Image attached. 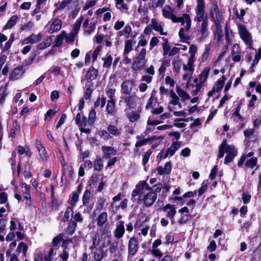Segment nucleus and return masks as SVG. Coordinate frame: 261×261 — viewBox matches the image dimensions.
Instances as JSON below:
<instances>
[{
    "mask_svg": "<svg viewBox=\"0 0 261 261\" xmlns=\"http://www.w3.org/2000/svg\"><path fill=\"white\" fill-rule=\"evenodd\" d=\"M111 234L109 231L103 232L100 236L96 234L93 238L92 244L90 249H93L96 248L98 245L102 248L107 247L110 243Z\"/></svg>",
    "mask_w": 261,
    "mask_h": 261,
    "instance_id": "obj_2",
    "label": "nucleus"
},
{
    "mask_svg": "<svg viewBox=\"0 0 261 261\" xmlns=\"http://www.w3.org/2000/svg\"><path fill=\"white\" fill-rule=\"evenodd\" d=\"M103 61L102 67L103 68L110 69L113 61V57L110 54H107L106 57L101 59Z\"/></svg>",
    "mask_w": 261,
    "mask_h": 261,
    "instance_id": "obj_36",
    "label": "nucleus"
},
{
    "mask_svg": "<svg viewBox=\"0 0 261 261\" xmlns=\"http://www.w3.org/2000/svg\"><path fill=\"white\" fill-rule=\"evenodd\" d=\"M104 255L103 248L99 246V248L96 250L94 254V257L95 260L100 261L104 257Z\"/></svg>",
    "mask_w": 261,
    "mask_h": 261,
    "instance_id": "obj_41",
    "label": "nucleus"
},
{
    "mask_svg": "<svg viewBox=\"0 0 261 261\" xmlns=\"http://www.w3.org/2000/svg\"><path fill=\"white\" fill-rule=\"evenodd\" d=\"M225 77L223 75L221 78H220L215 84L212 91L209 92V94H212L215 92H218L221 90L222 88L224 86L225 82L226 81Z\"/></svg>",
    "mask_w": 261,
    "mask_h": 261,
    "instance_id": "obj_23",
    "label": "nucleus"
},
{
    "mask_svg": "<svg viewBox=\"0 0 261 261\" xmlns=\"http://www.w3.org/2000/svg\"><path fill=\"white\" fill-rule=\"evenodd\" d=\"M136 139L138 140V141L135 144V147L136 148H139L143 145H145L149 142H152L154 140H163L164 139V138L162 136L155 137L153 136L151 137L143 139L142 136H137Z\"/></svg>",
    "mask_w": 261,
    "mask_h": 261,
    "instance_id": "obj_12",
    "label": "nucleus"
},
{
    "mask_svg": "<svg viewBox=\"0 0 261 261\" xmlns=\"http://www.w3.org/2000/svg\"><path fill=\"white\" fill-rule=\"evenodd\" d=\"M73 214V209L71 207L68 206L67 208V210L66 212H65L64 217H63V220L64 221H68L69 220V218L70 217L71 215H72Z\"/></svg>",
    "mask_w": 261,
    "mask_h": 261,
    "instance_id": "obj_61",
    "label": "nucleus"
},
{
    "mask_svg": "<svg viewBox=\"0 0 261 261\" xmlns=\"http://www.w3.org/2000/svg\"><path fill=\"white\" fill-rule=\"evenodd\" d=\"M83 18L82 17L77 19L74 23L71 32L74 33V35H77L83 21Z\"/></svg>",
    "mask_w": 261,
    "mask_h": 261,
    "instance_id": "obj_43",
    "label": "nucleus"
},
{
    "mask_svg": "<svg viewBox=\"0 0 261 261\" xmlns=\"http://www.w3.org/2000/svg\"><path fill=\"white\" fill-rule=\"evenodd\" d=\"M124 101L127 106L129 109H134L136 107L137 103H139V98L135 95H125L124 97Z\"/></svg>",
    "mask_w": 261,
    "mask_h": 261,
    "instance_id": "obj_13",
    "label": "nucleus"
},
{
    "mask_svg": "<svg viewBox=\"0 0 261 261\" xmlns=\"http://www.w3.org/2000/svg\"><path fill=\"white\" fill-rule=\"evenodd\" d=\"M54 36H50L45 38L43 41L37 45V48L39 50L44 49L49 47L52 43L53 38Z\"/></svg>",
    "mask_w": 261,
    "mask_h": 261,
    "instance_id": "obj_30",
    "label": "nucleus"
},
{
    "mask_svg": "<svg viewBox=\"0 0 261 261\" xmlns=\"http://www.w3.org/2000/svg\"><path fill=\"white\" fill-rule=\"evenodd\" d=\"M25 72L23 66H18L15 68L10 75V79L11 80H17L20 79Z\"/></svg>",
    "mask_w": 261,
    "mask_h": 261,
    "instance_id": "obj_17",
    "label": "nucleus"
},
{
    "mask_svg": "<svg viewBox=\"0 0 261 261\" xmlns=\"http://www.w3.org/2000/svg\"><path fill=\"white\" fill-rule=\"evenodd\" d=\"M125 229L124 223L123 221H119L117 224L114 231V237L116 239L122 238L124 233Z\"/></svg>",
    "mask_w": 261,
    "mask_h": 261,
    "instance_id": "obj_25",
    "label": "nucleus"
},
{
    "mask_svg": "<svg viewBox=\"0 0 261 261\" xmlns=\"http://www.w3.org/2000/svg\"><path fill=\"white\" fill-rule=\"evenodd\" d=\"M196 17L195 19L198 22H208L207 17L205 15V3L204 0H197L195 8Z\"/></svg>",
    "mask_w": 261,
    "mask_h": 261,
    "instance_id": "obj_4",
    "label": "nucleus"
},
{
    "mask_svg": "<svg viewBox=\"0 0 261 261\" xmlns=\"http://www.w3.org/2000/svg\"><path fill=\"white\" fill-rule=\"evenodd\" d=\"M178 22H180L182 26L178 32L179 38L182 42H187L190 39V37L187 35V33L191 29L192 21L189 14L185 13L178 18Z\"/></svg>",
    "mask_w": 261,
    "mask_h": 261,
    "instance_id": "obj_1",
    "label": "nucleus"
},
{
    "mask_svg": "<svg viewBox=\"0 0 261 261\" xmlns=\"http://www.w3.org/2000/svg\"><path fill=\"white\" fill-rule=\"evenodd\" d=\"M91 197V192L89 190H86L84 192L82 197V202L83 205L87 204L89 202Z\"/></svg>",
    "mask_w": 261,
    "mask_h": 261,
    "instance_id": "obj_52",
    "label": "nucleus"
},
{
    "mask_svg": "<svg viewBox=\"0 0 261 261\" xmlns=\"http://www.w3.org/2000/svg\"><path fill=\"white\" fill-rule=\"evenodd\" d=\"M106 200V199L103 197H99L96 203V208L94 211V213H95L96 211H101L102 210L104 209L105 207V203Z\"/></svg>",
    "mask_w": 261,
    "mask_h": 261,
    "instance_id": "obj_48",
    "label": "nucleus"
},
{
    "mask_svg": "<svg viewBox=\"0 0 261 261\" xmlns=\"http://www.w3.org/2000/svg\"><path fill=\"white\" fill-rule=\"evenodd\" d=\"M72 2V0H64L61 2L57 3L55 4V9L53 12V15H56L59 13L61 11L63 10Z\"/></svg>",
    "mask_w": 261,
    "mask_h": 261,
    "instance_id": "obj_24",
    "label": "nucleus"
},
{
    "mask_svg": "<svg viewBox=\"0 0 261 261\" xmlns=\"http://www.w3.org/2000/svg\"><path fill=\"white\" fill-rule=\"evenodd\" d=\"M108 214L106 212H101L96 218L95 221L99 227L103 226L108 221Z\"/></svg>",
    "mask_w": 261,
    "mask_h": 261,
    "instance_id": "obj_27",
    "label": "nucleus"
},
{
    "mask_svg": "<svg viewBox=\"0 0 261 261\" xmlns=\"http://www.w3.org/2000/svg\"><path fill=\"white\" fill-rule=\"evenodd\" d=\"M208 25V22H201L199 32L200 37L198 40L199 41H203L208 37L209 35Z\"/></svg>",
    "mask_w": 261,
    "mask_h": 261,
    "instance_id": "obj_18",
    "label": "nucleus"
},
{
    "mask_svg": "<svg viewBox=\"0 0 261 261\" xmlns=\"http://www.w3.org/2000/svg\"><path fill=\"white\" fill-rule=\"evenodd\" d=\"M17 151L20 155L25 153V155L29 157H31L32 155V152L28 147H23L21 145H18L17 146Z\"/></svg>",
    "mask_w": 261,
    "mask_h": 261,
    "instance_id": "obj_47",
    "label": "nucleus"
},
{
    "mask_svg": "<svg viewBox=\"0 0 261 261\" xmlns=\"http://www.w3.org/2000/svg\"><path fill=\"white\" fill-rule=\"evenodd\" d=\"M127 117L130 121L134 122L140 117V115L137 112L132 111L127 114Z\"/></svg>",
    "mask_w": 261,
    "mask_h": 261,
    "instance_id": "obj_53",
    "label": "nucleus"
},
{
    "mask_svg": "<svg viewBox=\"0 0 261 261\" xmlns=\"http://www.w3.org/2000/svg\"><path fill=\"white\" fill-rule=\"evenodd\" d=\"M62 21L58 18L52 19L45 26L46 31L49 34H53L56 33L62 28Z\"/></svg>",
    "mask_w": 261,
    "mask_h": 261,
    "instance_id": "obj_6",
    "label": "nucleus"
},
{
    "mask_svg": "<svg viewBox=\"0 0 261 261\" xmlns=\"http://www.w3.org/2000/svg\"><path fill=\"white\" fill-rule=\"evenodd\" d=\"M203 85L200 84V83H197L195 85H193V89L192 91V94L193 95H197L202 88Z\"/></svg>",
    "mask_w": 261,
    "mask_h": 261,
    "instance_id": "obj_64",
    "label": "nucleus"
},
{
    "mask_svg": "<svg viewBox=\"0 0 261 261\" xmlns=\"http://www.w3.org/2000/svg\"><path fill=\"white\" fill-rule=\"evenodd\" d=\"M133 42L132 40H127L125 42L124 49L123 53L125 55L128 54L129 52L133 50Z\"/></svg>",
    "mask_w": 261,
    "mask_h": 261,
    "instance_id": "obj_50",
    "label": "nucleus"
},
{
    "mask_svg": "<svg viewBox=\"0 0 261 261\" xmlns=\"http://www.w3.org/2000/svg\"><path fill=\"white\" fill-rule=\"evenodd\" d=\"M134 86V82L133 81H125L121 86V93L124 94L125 95H130Z\"/></svg>",
    "mask_w": 261,
    "mask_h": 261,
    "instance_id": "obj_16",
    "label": "nucleus"
},
{
    "mask_svg": "<svg viewBox=\"0 0 261 261\" xmlns=\"http://www.w3.org/2000/svg\"><path fill=\"white\" fill-rule=\"evenodd\" d=\"M132 32L131 27L127 24L125 26L124 29L120 31H119L117 33V36L121 37L124 36L125 38H128L129 36V34Z\"/></svg>",
    "mask_w": 261,
    "mask_h": 261,
    "instance_id": "obj_37",
    "label": "nucleus"
},
{
    "mask_svg": "<svg viewBox=\"0 0 261 261\" xmlns=\"http://www.w3.org/2000/svg\"><path fill=\"white\" fill-rule=\"evenodd\" d=\"M227 144L226 143V141L224 140L219 146V153L217 156L218 159H221L223 157L224 153H225V150L227 149Z\"/></svg>",
    "mask_w": 261,
    "mask_h": 261,
    "instance_id": "obj_42",
    "label": "nucleus"
},
{
    "mask_svg": "<svg viewBox=\"0 0 261 261\" xmlns=\"http://www.w3.org/2000/svg\"><path fill=\"white\" fill-rule=\"evenodd\" d=\"M94 168L95 170L100 171L103 168V162L100 158L97 159L94 162Z\"/></svg>",
    "mask_w": 261,
    "mask_h": 261,
    "instance_id": "obj_56",
    "label": "nucleus"
},
{
    "mask_svg": "<svg viewBox=\"0 0 261 261\" xmlns=\"http://www.w3.org/2000/svg\"><path fill=\"white\" fill-rule=\"evenodd\" d=\"M210 70L211 68L209 67H206L203 69L199 75V83L203 85L207 79Z\"/></svg>",
    "mask_w": 261,
    "mask_h": 261,
    "instance_id": "obj_32",
    "label": "nucleus"
},
{
    "mask_svg": "<svg viewBox=\"0 0 261 261\" xmlns=\"http://www.w3.org/2000/svg\"><path fill=\"white\" fill-rule=\"evenodd\" d=\"M162 12L164 18L171 19L173 23H178L179 17L175 15L173 9L169 5H165L162 8Z\"/></svg>",
    "mask_w": 261,
    "mask_h": 261,
    "instance_id": "obj_8",
    "label": "nucleus"
},
{
    "mask_svg": "<svg viewBox=\"0 0 261 261\" xmlns=\"http://www.w3.org/2000/svg\"><path fill=\"white\" fill-rule=\"evenodd\" d=\"M172 65L174 71L176 73H178L179 72L181 66L183 64L182 63L181 59H180L179 57H177L173 60Z\"/></svg>",
    "mask_w": 261,
    "mask_h": 261,
    "instance_id": "obj_35",
    "label": "nucleus"
},
{
    "mask_svg": "<svg viewBox=\"0 0 261 261\" xmlns=\"http://www.w3.org/2000/svg\"><path fill=\"white\" fill-rule=\"evenodd\" d=\"M151 7L153 8H161L165 3V0H150Z\"/></svg>",
    "mask_w": 261,
    "mask_h": 261,
    "instance_id": "obj_54",
    "label": "nucleus"
},
{
    "mask_svg": "<svg viewBox=\"0 0 261 261\" xmlns=\"http://www.w3.org/2000/svg\"><path fill=\"white\" fill-rule=\"evenodd\" d=\"M181 145V142L175 141L172 143L170 147H169L165 152L164 158H166L168 155L173 156L176 150H177Z\"/></svg>",
    "mask_w": 261,
    "mask_h": 261,
    "instance_id": "obj_20",
    "label": "nucleus"
},
{
    "mask_svg": "<svg viewBox=\"0 0 261 261\" xmlns=\"http://www.w3.org/2000/svg\"><path fill=\"white\" fill-rule=\"evenodd\" d=\"M137 188H140V190L141 191H142L143 189H146V190H152L151 188L149 186L148 184L145 180L140 181L137 185Z\"/></svg>",
    "mask_w": 261,
    "mask_h": 261,
    "instance_id": "obj_57",
    "label": "nucleus"
},
{
    "mask_svg": "<svg viewBox=\"0 0 261 261\" xmlns=\"http://www.w3.org/2000/svg\"><path fill=\"white\" fill-rule=\"evenodd\" d=\"M146 62V60L139 59L136 58V60L133 64L132 68L135 71L140 70L144 68Z\"/></svg>",
    "mask_w": 261,
    "mask_h": 261,
    "instance_id": "obj_29",
    "label": "nucleus"
},
{
    "mask_svg": "<svg viewBox=\"0 0 261 261\" xmlns=\"http://www.w3.org/2000/svg\"><path fill=\"white\" fill-rule=\"evenodd\" d=\"M43 36V35L41 33H39L37 35L33 34L25 38L22 41V44L36 43L42 39Z\"/></svg>",
    "mask_w": 261,
    "mask_h": 261,
    "instance_id": "obj_19",
    "label": "nucleus"
},
{
    "mask_svg": "<svg viewBox=\"0 0 261 261\" xmlns=\"http://www.w3.org/2000/svg\"><path fill=\"white\" fill-rule=\"evenodd\" d=\"M238 29L240 38L243 40L246 45L252 47L253 40L251 34L247 28L242 24H238Z\"/></svg>",
    "mask_w": 261,
    "mask_h": 261,
    "instance_id": "obj_5",
    "label": "nucleus"
},
{
    "mask_svg": "<svg viewBox=\"0 0 261 261\" xmlns=\"http://www.w3.org/2000/svg\"><path fill=\"white\" fill-rule=\"evenodd\" d=\"M35 147L39 152L41 160L43 161H46L48 158L47 151L44 146L39 140H36L35 141Z\"/></svg>",
    "mask_w": 261,
    "mask_h": 261,
    "instance_id": "obj_14",
    "label": "nucleus"
},
{
    "mask_svg": "<svg viewBox=\"0 0 261 261\" xmlns=\"http://www.w3.org/2000/svg\"><path fill=\"white\" fill-rule=\"evenodd\" d=\"M101 50H102V46L101 45H99L95 48V49L93 51L92 55V59L93 62H95L96 60L97 57L98 56V55Z\"/></svg>",
    "mask_w": 261,
    "mask_h": 261,
    "instance_id": "obj_59",
    "label": "nucleus"
},
{
    "mask_svg": "<svg viewBox=\"0 0 261 261\" xmlns=\"http://www.w3.org/2000/svg\"><path fill=\"white\" fill-rule=\"evenodd\" d=\"M140 200L142 202L146 207L152 205L157 198V194L153 192H150L144 195L140 196Z\"/></svg>",
    "mask_w": 261,
    "mask_h": 261,
    "instance_id": "obj_7",
    "label": "nucleus"
},
{
    "mask_svg": "<svg viewBox=\"0 0 261 261\" xmlns=\"http://www.w3.org/2000/svg\"><path fill=\"white\" fill-rule=\"evenodd\" d=\"M63 242V244L64 245L68 242H71L70 240H65L63 239V235L60 234L58 236L56 237L53 240V244L54 247H58V244Z\"/></svg>",
    "mask_w": 261,
    "mask_h": 261,
    "instance_id": "obj_44",
    "label": "nucleus"
},
{
    "mask_svg": "<svg viewBox=\"0 0 261 261\" xmlns=\"http://www.w3.org/2000/svg\"><path fill=\"white\" fill-rule=\"evenodd\" d=\"M79 194L76 191H73L70 196L69 203L71 206H75L79 200Z\"/></svg>",
    "mask_w": 261,
    "mask_h": 261,
    "instance_id": "obj_45",
    "label": "nucleus"
},
{
    "mask_svg": "<svg viewBox=\"0 0 261 261\" xmlns=\"http://www.w3.org/2000/svg\"><path fill=\"white\" fill-rule=\"evenodd\" d=\"M17 19L18 16L17 15L12 16L5 25L4 29L6 30L12 28L16 24Z\"/></svg>",
    "mask_w": 261,
    "mask_h": 261,
    "instance_id": "obj_46",
    "label": "nucleus"
},
{
    "mask_svg": "<svg viewBox=\"0 0 261 261\" xmlns=\"http://www.w3.org/2000/svg\"><path fill=\"white\" fill-rule=\"evenodd\" d=\"M28 249V247L27 245L25 243L21 242L18 244L17 247L16 253H17V255H19L20 253H22L23 256L24 257L27 255Z\"/></svg>",
    "mask_w": 261,
    "mask_h": 261,
    "instance_id": "obj_33",
    "label": "nucleus"
},
{
    "mask_svg": "<svg viewBox=\"0 0 261 261\" xmlns=\"http://www.w3.org/2000/svg\"><path fill=\"white\" fill-rule=\"evenodd\" d=\"M182 69L184 71H187V72L185 73L182 76V79L184 81H187L188 83L190 81L192 74L194 70V66L193 65V69L192 70H190L189 68H187L186 69H184V64L182 65Z\"/></svg>",
    "mask_w": 261,
    "mask_h": 261,
    "instance_id": "obj_49",
    "label": "nucleus"
},
{
    "mask_svg": "<svg viewBox=\"0 0 261 261\" xmlns=\"http://www.w3.org/2000/svg\"><path fill=\"white\" fill-rule=\"evenodd\" d=\"M176 91L178 96L181 98L182 101H185L190 99L189 94L180 87H176Z\"/></svg>",
    "mask_w": 261,
    "mask_h": 261,
    "instance_id": "obj_38",
    "label": "nucleus"
},
{
    "mask_svg": "<svg viewBox=\"0 0 261 261\" xmlns=\"http://www.w3.org/2000/svg\"><path fill=\"white\" fill-rule=\"evenodd\" d=\"M76 123L80 127L86 126L87 124V118L81 113H79L75 118Z\"/></svg>",
    "mask_w": 261,
    "mask_h": 261,
    "instance_id": "obj_34",
    "label": "nucleus"
},
{
    "mask_svg": "<svg viewBox=\"0 0 261 261\" xmlns=\"http://www.w3.org/2000/svg\"><path fill=\"white\" fill-rule=\"evenodd\" d=\"M150 26L155 31L159 32L161 35H167V33L163 31V28L161 22H159L156 19L152 18L151 20Z\"/></svg>",
    "mask_w": 261,
    "mask_h": 261,
    "instance_id": "obj_22",
    "label": "nucleus"
},
{
    "mask_svg": "<svg viewBox=\"0 0 261 261\" xmlns=\"http://www.w3.org/2000/svg\"><path fill=\"white\" fill-rule=\"evenodd\" d=\"M210 16L216 25L220 24L223 21V15L218 8L216 0H211Z\"/></svg>",
    "mask_w": 261,
    "mask_h": 261,
    "instance_id": "obj_3",
    "label": "nucleus"
},
{
    "mask_svg": "<svg viewBox=\"0 0 261 261\" xmlns=\"http://www.w3.org/2000/svg\"><path fill=\"white\" fill-rule=\"evenodd\" d=\"M179 98L176 99H171L168 105V109L170 111H174L175 110L181 109V104L179 101Z\"/></svg>",
    "mask_w": 261,
    "mask_h": 261,
    "instance_id": "obj_28",
    "label": "nucleus"
},
{
    "mask_svg": "<svg viewBox=\"0 0 261 261\" xmlns=\"http://www.w3.org/2000/svg\"><path fill=\"white\" fill-rule=\"evenodd\" d=\"M103 158L106 159H110L113 155L116 154L117 151L114 147L111 146H103L101 148Z\"/></svg>",
    "mask_w": 261,
    "mask_h": 261,
    "instance_id": "obj_21",
    "label": "nucleus"
},
{
    "mask_svg": "<svg viewBox=\"0 0 261 261\" xmlns=\"http://www.w3.org/2000/svg\"><path fill=\"white\" fill-rule=\"evenodd\" d=\"M162 210L163 212L166 213V217L169 218L171 223L174 224L175 222L174 217L176 214L175 206L168 203L163 207Z\"/></svg>",
    "mask_w": 261,
    "mask_h": 261,
    "instance_id": "obj_9",
    "label": "nucleus"
},
{
    "mask_svg": "<svg viewBox=\"0 0 261 261\" xmlns=\"http://www.w3.org/2000/svg\"><path fill=\"white\" fill-rule=\"evenodd\" d=\"M7 95L6 89L1 88L0 89V107L4 104Z\"/></svg>",
    "mask_w": 261,
    "mask_h": 261,
    "instance_id": "obj_55",
    "label": "nucleus"
},
{
    "mask_svg": "<svg viewBox=\"0 0 261 261\" xmlns=\"http://www.w3.org/2000/svg\"><path fill=\"white\" fill-rule=\"evenodd\" d=\"M106 110L108 114L113 115L115 111V100H109L107 107Z\"/></svg>",
    "mask_w": 261,
    "mask_h": 261,
    "instance_id": "obj_39",
    "label": "nucleus"
},
{
    "mask_svg": "<svg viewBox=\"0 0 261 261\" xmlns=\"http://www.w3.org/2000/svg\"><path fill=\"white\" fill-rule=\"evenodd\" d=\"M96 119V112L94 110L90 111L89 114V124L92 125L95 122Z\"/></svg>",
    "mask_w": 261,
    "mask_h": 261,
    "instance_id": "obj_63",
    "label": "nucleus"
},
{
    "mask_svg": "<svg viewBox=\"0 0 261 261\" xmlns=\"http://www.w3.org/2000/svg\"><path fill=\"white\" fill-rule=\"evenodd\" d=\"M107 130L109 132L110 136L112 135L116 137L119 136L122 132V128L121 127H118L117 126L113 124L109 125Z\"/></svg>",
    "mask_w": 261,
    "mask_h": 261,
    "instance_id": "obj_31",
    "label": "nucleus"
},
{
    "mask_svg": "<svg viewBox=\"0 0 261 261\" xmlns=\"http://www.w3.org/2000/svg\"><path fill=\"white\" fill-rule=\"evenodd\" d=\"M197 50V47L195 45L192 44L189 48L190 57L188 59V62L187 64L184 63V68L186 69L189 68L190 70L193 69V65L195 62V55Z\"/></svg>",
    "mask_w": 261,
    "mask_h": 261,
    "instance_id": "obj_10",
    "label": "nucleus"
},
{
    "mask_svg": "<svg viewBox=\"0 0 261 261\" xmlns=\"http://www.w3.org/2000/svg\"><path fill=\"white\" fill-rule=\"evenodd\" d=\"M64 37H65V31H63L60 34L57 36L53 47H60L62 45L63 39H64Z\"/></svg>",
    "mask_w": 261,
    "mask_h": 261,
    "instance_id": "obj_40",
    "label": "nucleus"
},
{
    "mask_svg": "<svg viewBox=\"0 0 261 261\" xmlns=\"http://www.w3.org/2000/svg\"><path fill=\"white\" fill-rule=\"evenodd\" d=\"M128 256H133L138 250V242L135 237L130 239L128 243Z\"/></svg>",
    "mask_w": 261,
    "mask_h": 261,
    "instance_id": "obj_15",
    "label": "nucleus"
},
{
    "mask_svg": "<svg viewBox=\"0 0 261 261\" xmlns=\"http://www.w3.org/2000/svg\"><path fill=\"white\" fill-rule=\"evenodd\" d=\"M76 36V35H74L71 32L69 34H67L65 31V37H64V38L67 43L73 44Z\"/></svg>",
    "mask_w": 261,
    "mask_h": 261,
    "instance_id": "obj_51",
    "label": "nucleus"
},
{
    "mask_svg": "<svg viewBox=\"0 0 261 261\" xmlns=\"http://www.w3.org/2000/svg\"><path fill=\"white\" fill-rule=\"evenodd\" d=\"M226 147L227 149L225 150V153L227 154L224 159L225 164H228L232 161L238 153L237 150L233 145L227 144Z\"/></svg>",
    "mask_w": 261,
    "mask_h": 261,
    "instance_id": "obj_11",
    "label": "nucleus"
},
{
    "mask_svg": "<svg viewBox=\"0 0 261 261\" xmlns=\"http://www.w3.org/2000/svg\"><path fill=\"white\" fill-rule=\"evenodd\" d=\"M216 30L215 32V36L217 38L218 41H220L223 37V32L221 29V26L220 24L216 25Z\"/></svg>",
    "mask_w": 261,
    "mask_h": 261,
    "instance_id": "obj_58",
    "label": "nucleus"
},
{
    "mask_svg": "<svg viewBox=\"0 0 261 261\" xmlns=\"http://www.w3.org/2000/svg\"><path fill=\"white\" fill-rule=\"evenodd\" d=\"M98 71L97 69L94 68L93 67L91 66L89 68L86 75L85 78L86 80L90 82L95 80L97 76Z\"/></svg>",
    "mask_w": 261,
    "mask_h": 261,
    "instance_id": "obj_26",
    "label": "nucleus"
},
{
    "mask_svg": "<svg viewBox=\"0 0 261 261\" xmlns=\"http://www.w3.org/2000/svg\"><path fill=\"white\" fill-rule=\"evenodd\" d=\"M97 3L96 0H88L86 2L85 6L83 7V10L86 11L90 8L94 6Z\"/></svg>",
    "mask_w": 261,
    "mask_h": 261,
    "instance_id": "obj_60",
    "label": "nucleus"
},
{
    "mask_svg": "<svg viewBox=\"0 0 261 261\" xmlns=\"http://www.w3.org/2000/svg\"><path fill=\"white\" fill-rule=\"evenodd\" d=\"M257 159L256 158H252L246 161L245 165L247 167L253 168L256 166Z\"/></svg>",
    "mask_w": 261,
    "mask_h": 261,
    "instance_id": "obj_62",
    "label": "nucleus"
}]
</instances>
